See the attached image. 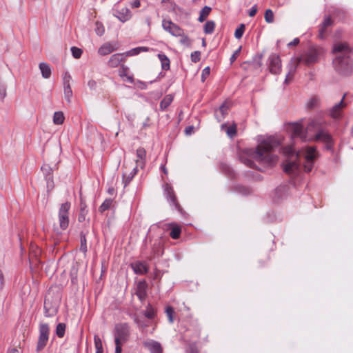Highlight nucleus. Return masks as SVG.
<instances>
[{"label": "nucleus", "mask_w": 353, "mask_h": 353, "mask_svg": "<svg viewBox=\"0 0 353 353\" xmlns=\"http://www.w3.org/2000/svg\"><path fill=\"white\" fill-rule=\"evenodd\" d=\"M323 122L321 120H312L307 125L305 130L304 127L300 123H294L290 128L292 137L293 138L299 137L303 141H307L310 138H307V133L312 130H317L316 134L313 139L315 141H320L326 144L327 150H332L334 141L331 134L326 130L321 129Z\"/></svg>", "instance_id": "nucleus-1"}, {"label": "nucleus", "mask_w": 353, "mask_h": 353, "mask_svg": "<svg viewBox=\"0 0 353 353\" xmlns=\"http://www.w3.org/2000/svg\"><path fill=\"white\" fill-rule=\"evenodd\" d=\"M335 54L333 65L336 71L343 75H349L353 71V51L346 43L337 42L333 45Z\"/></svg>", "instance_id": "nucleus-2"}, {"label": "nucleus", "mask_w": 353, "mask_h": 353, "mask_svg": "<svg viewBox=\"0 0 353 353\" xmlns=\"http://www.w3.org/2000/svg\"><path fill=\"white\" fill-rule=\"evenodd\" d=\"M281 142L275 137H270L259 144L252 155L253 159L260 163L271 166L278 159L277 155L273 154L274 149L279 148Z\"/></svg>", "instance_id": "nucleus-3"}, {"label": "nucleus", "mask_w": 353, "mask_h": 353, "mask_svg": "<svg viewBox=\"0 0 353 353\" xmlns=\"http://www.w3.org/2000/svg\"><path fill=\"white\" fill-rule=\"evenodd\" d=\"M283 152L288 157H295L294 160H287L283 165V171L291 176H298L301 172V165L296 160L300 157L301 152L296 151L292 146L283 148Z\"/></svg>", "instance_id": "nucleus-4"}, {"label": "nucleus", "mask_w": 353, "mask_h": 353, "mask_svg": "<svg viewBox=\"0 0 353 353\" xmlns=\"http://www.w3.org/2000/svg\"><path fill=\"white\" fill-rule=\"evenodd\" d=\"M319 53L314 48H310L304 52L299 57L292 59L294 62L299 65L303 63L305 65L310 66L317 62Z\"/></svg>", "instance_id": "nucleus-5"}, {"label": "nucleus", "mask_w": 353, "mask_h": 353, "mask_svg": "<svg viewBox=\"0 0 353 353\" xmlns=\"http://www.w3.org/2000/svg\"><path fill=\"white\" fill-rule=\"evenodd\" d=\"M317 154L316 148L313 146L307 147L303 152L304 157L303 168L305 172H310L312 170Z\"/></svg>", "instance_id": "nucleus-6"}, {"label": "nucleus", "mask_w": 353, "mask_h": 353, "mask_svg": "<svg viewBox=\"0 0 353 353\" xmlns=\"http://www.w3.org/2000/svg\"><path fill=\"white\" fill-rule=\"evenodd\" d=\"M50 329L47 323H41L39 325V336L37 341L36 351L39 352L46 345L49 339Z\"/></svg>", "instance_id": "nucleus-7"}, {"label": "nucleus", "mask_w": 353, "mask_h": 353, "mask_svg": "<svg viewBox=\"0 0 353 353\" xmlns=\"http://www.w3.org/2000/svg\"><path fill=\"white\" fill-rule=\"evenodd\" d=\"M70 203L65 202L61 205L59 210V222L61 229L65 230L69 225V210Z\"/></svg>", "instance_id": "nucleus-8"}, {"label": "nucleus", "mask_w": 353, "mask_h": 353, "mask_svg": "<svg viewBox=\"0 0 353 353\" xmlns=\"http://www.w3.org/2000/svg\"><path fill=\"white\" fill-rule=\"evenodd\" d=\"M130 334V328L128 323H119L114 328V342H125Z\"/></svg>", "instance_id": "nucleus-9"}, {"label": "nucleus", "mask_w": 353, "mask_h": 353, "mask_svg": "<svg viewBox=\"0 0 353 353\" xmlns=\"http://www.w3.org/2000/svg\"><path fill=\"white\" fill-rule=\"evenodd\" d=\"M345 95L344 94L341 100L327 110L328 115L335 120H339L343 117V110L346 107V103L344 102Z\"/></svg>", "instance_id": "nucleus-10"}, {"label": "nucleus", "mask_w": 353, "mask_h": 353, "mask_svg": "<svg viewBox=\"0 0 353 353\" xmlns=\"http://www.w3.org/2000/svg\"><path fill=\"white\" fill-rule=\"evenodd\" d=\"M162 27L164 30L168 32L172 36H182L183 30L176 24L172 23L170 20L163 19L162 21Z\"/></svg>", "instance_id": "nucleus-11"}, {"label": "nucleus", "mask_w": 353, "mask_h": 353, "mask_svg": "<svg viewBox=\"0 0 353 353\" xmlns=\"http://www.w3.org/2000/svg\"><path fill=\"white\" fill-rule=\"evenodd\" d=\"M270 70L271 73L278 74L281 70V61L280 57L275 54H271L268 59Z\"/></svg>", "instance_id": "nucleus-12"}, {"label": "nucleus", "mask_w": 353, "mask_h": 353, "mask_svg": "<svg viewBox=\"0 0 353 353\" xmlns=\"http://www.w3.org/2000/svg\"><path fill=\"white\" fill-rule=\"evenodd\" d=\"M164 196H165L167 201L170 203L171 205L174 206L176 208H179V205L177 203L176 197L174 194V192L172 189V187L166 183L164 185Z\"/></svg>", "instance_id": "nucleus-13"}, {"label": "nucleus", "mask_w": 353, "mask_h": 353, "mask_svg": "<svg viewBox=\"0 0 353 353\" xmlns=\"http://www.w3.org/2000/svg\"><path fill=\"white\" fill-rule=\"evenodd\" d=\"M114 15L121 22H125L132 17V12L127 7L114 10Z\"/></svg>", "instance_id": "nucleus-14"}, {"label": "nucleus", "mask_w": 353, "mask_h": 353, "mask_svg": "<svg viewBox=\"0 0 353 353\" xmlns=\"http://www.w3.org/2000/svg\"><path fill=\"white\" fill-rule=\"evenodd\" d=\"M118 48L119 45L117 42L105 43L99 48L98 52L99 54L104 56L117 50Z\"/></svg>", "instance_id": "nucleus-15"}, {"label": "nucleus", "mask_w": 353, "mask_h": 353, "mask_svg": "<svg viewBox=\"0 0 353 353\" xmlns=\"http://www.w3.org/2000/svg\"><path fill=\"white\" fill-rule=\"evenodd\" d=\"M143 345L150 352V353H162L163 350L161 344L154 340H147L143 342Z\"/></svg>", "instance_id": "nucleus-16"}, {"label": "nucleus", "mask_w": 353, "mask_h": 353, "mask_svg": "<svg viewBox=\"0 0 353 353\" xmlns=\"http://www.w3.org/2000/svg\"><path fill=\"white\" fill-rule=\"evenodd\" d=\"M131 268L137 274L143 275L148 272V268L144 262L136 261L131 263Z\"/></svg>", "instance_id": "nucleus-17"}, {"label": "nucleus", "mask_w": 353, "mask_h": 353, "mask_svg": "<svg viewBox=\"0 0 353 353\" xmlns=\"http://www.w3.org/2000/svg\"><path fill=\"white\" fill-rule=\"evenodd\" d=\"M136 295L141 301H143L147 296V284L145 281H139L137 284Z\"/></svg>", "instance_id": "nucleus-18"}, {"label": "nucleus", "mask_w": 353, "mask_h": 353, "mask_svg": "<svg viewBox=\"0 0 353 353\" xmlns=\"http://www.w3.org/2000/svg\"><path fill=\"white\" fill-rule=\"evenodd\" d=\"M125 57L124 53L114 54L108 61L109 66L111 68L117 67L125 59Z\"/></svg>", "instance_id": "nucleus-19"}, {"label": "nucleus", "mask_w": 353, "mask_h": 353, "mask_svg": "<svg viewBox=\"0 0 353 353\" xmlns=\"http://www.w3.org/2000/svg\"><path fill=\"white\" fill-rule=\"evenodd\" d=\"M136 154L137 157L136 159L137 166H139L142 168L145 165L146 151L143 148L140 147L137 150Z\"/></svg>", "instance_id": "nucleus-20"}, {"label": "nucleus", "mask_w": 353, "mask_h": 353, "mask_svg": "<svg viewBox=\"0 0 353 353\" xmlns=\"http://www.w3.org/2000/svg\"><path fill=\"white\" fill-rule=\"evenodd\" d=\"M41 170L44 174L47 183V187L48 188L52 186V183H53L52 170L50 166L44 165L41 167Z\"/></svg>", "instance_id": "nucleus-21"}, {"label": "nucleus", "mask_w": 353, "mask_h": 353, "mask_svg": "<svg viewBox=\"0 0 353 353\" xmlns=\"http://www.w3.org/2000/svg\"><path fill=\"white\" fill-rule=\"evenodd\" d=\"M229 105L226 103H223L219 109L215 111L214 115L219 122H221L228 114Z\"/></svg>", "instance_id": "nucleus-22"}, {"label": "nucleus", "mask_w": 353, "mask_h": 353, "mask_svg": "<svg viewBox=\"0 0 353 353\" xmlns=\"http://www.w3.org/2000/svg\"><path fill=\"white\" fill-rule=\"evenodd\" d=\"M39 68L43 78L49 79L52 74V69L50 65L46 62H41L39 64Z\"/></svg>", "instance_id": "nucleus-23"}, {"label": "nucleus", "mask_w": 353, "mask_h": 353, "mask_svg": "<svg viewBox=\"0 0 353 353\" xmlns=\"http://www.w3.org/2000/svg\"><path fill=\"white\" fill-rule=\"evenodd\" d=\"M297 66H298V65L294 62V61L293 59H292L291 62L290 63V65H289L288 73L286 74V77H285V83H288L289 81H290L292 79L294 74L296 72V70L297 68Z\"/></svg>", "instance_id": "nucleus-24"}, {"label": "nucleus", "mask_w": 353, "mask_h": 353, "mask_svg": "<svg viewBox=\"0 0 353 353\" xmlns=\"http://www.w3.org/2000/svg\"><path fill=\"white\" fill-rule=\"evenodd\" d=\"M149 48L148 47H137L132 48L126 52H125V57H132L134 55H137L142 52H148Z\"/></svg>", "instance_id": "nucleus-25"}, {"label": "nucleus", "mask_w": 353, "mask_h": 353, "mask_svg": "<svg viewBox=\"0 0 353 353\" xmlns=\"http://www.w3.org/2000/svg\"><path fill=\"white\" fill-rule=\"evenodd\" d=\"M288 190L287 187L279 186L275 190V197L277 200L283 199L287 195Z\"/></svg>", "instance_id": "nucleus-26"}, {"label": "nucleus", "mask_w": 353, "mask_h": 353, "mask_svg": "<svg viewBox=\"0 0 353 353\" xmlns=\"http://www.w3.org/2000/svg\"><path fill=\"white\" fill-rule=\"evenodd\" d=\"M158 57L161 63V68L164 70L170 69V59L164 54H159Z\"/></svg>", "instance_id": "nucleus-27"}, {"label": "nucleus", "mask_w": 353, "mask_h": 353, "mask_svg": "<svg viewBox=\"0 0 353 353\" xmlns=\"http://www.w3.org/2000/svg\"><path fill=\"white\" fill-rule=\"evenodd\" d=\"M173 101V97L171 94L166 95L160 102V108L165 110Z\"/></svg>", "instance_id": "nucleus-28"}, {"label": "nucleus", "mask_w": 353, "mask_h": 353, "mask_svg": "<svg viewBox=\"0 0 353 353\" xmlns=\"http://www.w3.org/2000/svg\"><path fill=\"white\" fill-rule=\"evenodd\" d=\"M332 24V20L331 18L327 17L324 19L321 28L319 29V37L323 39V34L325 32V30L327 27L330 26Z\"/></svg>", "instance_id": "nucleus-29"}, {"label": "nucleus", "mask_w": 353, "mask_h": 353, "mask_svg": "<svg viewBox=\"0 0 353 353\" xmlns=\"http://www.w3.org/2000/svg\"><path fill=\"white\" fill-rule=\"evenodd\" d=\"M63 90L65 99L67 101L68 103H71V99L72 97L73 94L70 85H68L67 83L66 85H63Z\"/></svg>", "instance_id": "nucleus-30"}, {"label": "nucleus", "mask_w": 353, "mask_h": 353, "mask_svg": "<svg viewBox=\"0 0 353 353\" xmlns=\"http://www.w3.org/2000/svg\"><path fill=\"white\" fill-rule=\"evenodd\" d=\"M80 241H81V245H80V251L85 254L88 251L87 248V240L85 237V234L81 232L80 234Z\"/></svg>", "instance_id": "nucleus-31"}, {"label": "nucleus", "mask_w": 353, "mask_h": 353, "mask_svg": "<svg viewBox=\"0 0 353 353\" xmlns=\"http://www.w3.org/2000/svg\"><path fill=\"white\" fill-rule=\"evenodd\" d=\"M64 115L62 112H55L53 116V122L56 125L62 124L64 121Z\"/></svg>", "instance_id": "nucleus-32"}, {"label": "nucleus", "mask_w": 353, "mask_h": 353, "mask_svg": "<svg viewBox=\"0 0 353 353\" xmlns=\"http://www.w3.org/2000/svg\"><path fill=\"white\" fill-rule=\"evenodd\" d=\"M113 203V199H106L103 203L100 205L99 210L100 212L103 213V212L109 210Z\"/></svg>", "instance_id": "nucleus-33"}, {"label": "nucleus", "mask_w": 353, "mask_h": 353, "mask_svg": "<svg viewBox=\"0 0 353 353\" xmlns=\"http://www.w3.org/2000/svg\"><path fill=\"white\" fill-rule=\"evenodd\" d=\"M86 214H87L86 205L81 201V204H80V212H79V214L78 216V221L79 222L84 221L85 219Z\"/></svg>", "instance_id": "nucleus-34"}, {"label": "nucleus", "mask_w": 353, "mask_h": 353, "mask_svg": "<svg viewBox=\"0 0 353 353\" xmlns=\"http://www.w3.org/2000/svg\"><path fill=\"white\" fill-rule=\"evenodd\" d=\"M215 23L213 21H208L204 25V32L210 34L214 32Z\"/></svg>", "instance_id": "nucleus-35"}, {"label": "nucleus", "mask_w": 353, "mask_h": 353, "mask_svg": "<svg viewBox=\"0 0 353 353\" xmlns=\"http://www.w3.org/2000/svg\"><path fill=\"white\" fill-rule=\"evenodd\" d=\"M94 346L96 348L95 353H103V344L101 339L99 336L95 335L94 336Z\"/></svg>", "instance_id": "nucleus-36"}, {"label": "nucleus", "mask_w": 353, "mask_h": 353, "mask_svg": "<svg viewBox=\"0 0 353 353\" xmlns=\"http://www.w3.org/2000/svg\"><path fill=\"white\" fill-rule=\"evenodd\" d=\"M65 324L63 323H60L57 325L56 327V334L58 337L62 338L65 334Z\"/></svg>", "instance_id": "nucleus-37"}, {"label": "nucleus", "mask_w": 353, "mask_h": 353, "mask_svg": "<svg viewBox=\"0 0 353 353\" xmlns=\"http://www.w3.org/2000/svg\"><path fill=\"white\" fill-rule=\"evenodd\" d=\"M221 170L228 174L230 177L234 176V170L226 163H221Z\"/></svg>", "instance_id": "nucleus-38"}, {"label": "nucleus", "mask_w": 353, "mask_h": 353, "mask_svg": "<svg viewBox=\"0 0 353 353\" xmlns=\"http://www.w3.org/2000/svg\"><path fill=\"white\" fill-rule=\"evenodd\" d=\"M181 232V228L178 226H175L172 228L170 235L173 239H177L179 238Z\"/></svg>", "instance_id": "nucleus-39"}, {"label": "nucleus", "mask_w": 353, "mask_h": 353, "mask_svg": "<svg viewBox=\"0 0 353 353\" xmlns=\"http://www.w3.org/2000/svg\"><path fill=\"white\" fill-rule=\"evenodd\" d=\"M165 313L168 318L169 322L170 323H172L174 322V317H173V315L174 313V309L171 306H168L165 309Z\"/></svg>", "instance_id": "nucleus-40"}, {"label": "nucleus", "mask_w": 353, "mask_h": 353, "mask_svg": "<svg viewBox=\"0 0 353 353\" xmlns=\"http://www.w3.org/2000/svg\"><path fill=\"white\" fill-rule=\"evenodd\" d=\"M95 32L99 36H102L105 32V29L103 24L100 22H96L95 23Z\"/></svg>", "instance_id": "nucleus-41"}, {"label": "nucleus", "mask_w": 353, "mask_h": 353, "mask_svg": "<svg viewBox=\"0 0 353 353\" xmlns=\"http://www.w3.org/2000/svg\"><path fill=\"white\" fill-rule=\"evenodd\" d=\"M265 20L267 23H272L274 21V14L272 10L268 9L265 12Z\"/></svg>", "instance_id": "nucleus-42"}, {"label": "nucleus", "mask_w": 353, "mask_h": 353, "mask_svg": "<svg viewBox=\"0 0 353 353\" xmlns=\"http://www.w3.org/2000/svg\"><path fill=\"white\" fill-rule=\"evenodd\" d=\"M244 30H245V25L242 23L240 25V26L238 28L236 29L235 32H234V37L236 39H241L243 34Z\"/></svg>", "instance_id": "nucleus-43"}, {"label": "nucleus", "mask_w": 353, "mask_h": 353, "mask_svg": "<svg viewBox=\"0 0 353 353\" xmlns=\"http://www.w3.org/2000/svg\"><path fill=\"white\" fill-rule=\"evenodd\" d=\"M137 167L138 166L134 168L133 170L131 171V172L129 174V175L127 176V178L125 179V186H126L128 185V183H129L131 181V180L133 179V177L137 174V173L138 172Z\"/></svg>", "instance_id": "nucleus-44"}, {"label": "nucleus", "mask_w": 353, "mask_h": 353, "mask_svg": "<svg viewBox=\"0 0 353 353\" xmlns=\"http://www.w3.org/2000/svg\"><path fill=\"white\" fill-rule=\"evenodd\" d=\"M71 52H72V56L75 59H79L81 57L83 52H82L81 49L73 46L71 48Z\"/></svg>", "instance_id": "nucleus-45"}, {"label": "nucleus", "mask_w": 353, "mask_h": 353, "mask_svg": "<svg viewBox=\"0 0 353 353\" xmlns=\"http://www.w3.org/2000/svg\"><path fill=\"white\" fill-rule=\"evenodd\" d=\"M226 133L230 138L234 137L236 134V125H232L228 128L226 130Z\"/></svg>", "instance_id": "nucleus-46"}, {"label": "nucleus", "mask_w": 353, "mask_h": 353, "mask_svg": "<svg viewBox=\"0 0 353 353\" xmlns=\"http://www.w3.org/2000/svg\"><path fill=\"white\" fill-rule=\"evenodd\" d=\"M319 103V100L316 98H312L308 101L306 104V106L308 109H313L317 106Z\"/></svg>", "instance_id": "nucleus-47"}, {"label": "nucleus", "mask_w": 353, "mask_h": 353, "mask_svg": "<svg viewBox=\"0 0 353 353\" xmlns=\"http://www.w3.org/2000/svg\"><path fill=\"white\" fill-rule=\"evenodd\" d=\"M56 312L55 310H52V311L50 309L48 308L47 306V299H46L44 301V313L45 316L47 317L52 316L54 315V314Z\"/></svg>", "instance_id": "nucleus-48"}, {"label": "nucleus", "mask_w": 353, "mask_h": 353, "mask_svg": "<svg viewBox=\"0 0 353 353\" xmlns=\"http://www.w3.org/2000/svg\"><path fill=\"white\" fill-rule=\"evenodd\" d=\"M181 37V38L179 41L180 43L188 47L190 46L191 41L188 36L183 34V32H182V36Z\"/></svg>", "instance_id": "nucleus-49"}, {"label": "nucleus", "mask_w": 353, "mask_h": 353, "mask_svg": "<svg viewBox=\"0 0 353 353\" xmlns=\"http://www.w3.org/2000/svg\"><path fill=\"white\" fill-rule=\"evenodd\" d=\"M201 59V52L199 51H194L191 53V61L194 63L199 62Z\"/></svg>", "instance_id": "nucleus-50"}, {"label": "nucleus", "mask_w": 353, "mask_h": 353, "mask_svg": "<svg viewBox=\"0 0 353 353\" xmlns=\"http://www.w3.org/2000/svg\"><path fill=\"white\" fill-rule=\"evenodd\" d=\"M210 68L209 66L205 67L201 73V81L203 82L205 81L206 78L210 75Z\"/></svg>", "instance_id": "nucleus-51"}, {"label": "nucleus", "mask_w": 353, "mask_h": 353, "mask_svg": "<svg viewBox=\"0 0 353 353\" xmlns=\"http://www.w3.org/2000/svg\"><path fill=\"white\" fill-rule=\"evenodd\" d=\"M186 353H199L196 345L194 343H190L186 350Z\"/></svg>", "instance_id": "nucleus-52"}, {"label": "nucleus", "mask_w": 353, "mask_h": 353, "mask_svg": "<svg viewBox=\"0 0 353 353\" xmlns=\"http://www.w3.org/2000/svg\"><path fill=\"white\" fill-rule=\"evenodd\" d=\"M211 11V8L209 6H204L200 11V14L204 16L205 17H208Z\"/></svg>", "instance_id": "nucleus-53"}, {"label": "nucleus", "mask_w": 353, "mask_h": 353, "mask_svg": "<svg viewBox=\"0 0 353 353\" xmlns=\"http://www.w3.org/2000/svg\"><path fill=\"white\" fill-rule=\"evenodd\" d=\"M241 161H242V162H243V163H245L248 167L254 168V161L252 160L247 159V158H243L242 157L241 158Z\"/></svg>", "instance_id": "nucleus-54"}, {"label": "nucleus", "mask_w": 353, "mask_h": 353, "mask_svg": "<svg viewBox=\"0 0 353 353\" xmlns=\"http://www.w3.org/2000/svg\"><path fill=\"white\" fill-rule=\"evenodd\" d=\"M70 80H71V76L68 72H65L63 76V85H66L68 83V85H70Z\"/></svg>", "instance_id": "nucleus-55"}, {"label": "nucleus", "mask_w": 353, "mask_h": 353, "mask_svg": "<svg viewBox=\"0 0 353 353\" xmlns=\"http://www.w3.org/2000/svg\"><path fill=\"white\" fill-rule=\"evenodd\" d=\"M241 47H239L234 52V54L231 56L230 60V62L232 63L234 62L236 59V57L237 56L239 55V54L241 52Z\"/></svg>", "instance_id": "nucleus-56"}, {"label": "nucleus", "mask_w": 353, "mask_h": 353, "mask_svg": "<svg viewBox=\"0 0 353 353\" xmlns=\"http://www.w3.org/2000/svg\"><path fill=\"white\" fill-rule=\"evenodd\" d=\"M123 343L124 342H120V341L115 342V345H116L115 353H121V351H122L121 346Z\"/></svg>", "instance_id": "nucleus-57"}, {"label": "nucleus", "mask_w": 353, "mask_h": 353, "mask_svg": "<svg viewBox=\"0 0 353 353\" xmlns=\"http://www.w3.org/2000/svg\"><path fill=\"white\" fill-rule=\"evenodd\" d=\"M88 86L90 90H95L97 88V82L94 80H90L88 82Z\"/></svg>", "instance_id": "nucleus-58"}, {"label": "nucleus", "mask_w": 353, "mask_h": 353, "mask_svg": "<svg viewBox=\"0 0 353 353\" xmlns=\"http://www.w3.org/2000/svg\"><path fill=\"white\" fill-rule=\"evenodd\" d=\"M257 12V7L256 5H254L249 11V16L250 17H254Z\"/></svg>", "instance_id": "nucleus-59"}, {"label": "nucleus", "mask_w": 353, "mask_h": 353, "mask_svg": "<svg viewBox=\"0 0 353 353\" xmlns=\"http://www.w3.org/2000/svg\"><path fill=\"white\" fill-rule=\"evenodd\" d=\"M145 316L148 319H152L154 316V312L152 310H148L145 312Z\"/></svg>", "instance_id": "nucleus-60"}, {"label": "nucleus", "mask_w": 353, "mask_h": 353, "mask_svg": "<svg viewBox=\"0 0 353 353\" xmlns=\"http://www.w3.org/2000/svg\"><path fill=\"white\" fill-rule=\"evenodd\" d=\"M299 38H294L291 42L288 43V46H296L299 43Z\"/></svg>", "instance_id": "nucleus-61"}, {"label": "nucleus", "mask_w": 353, "mask_h": 353, "mask_svg": "<svg viewBox=\"0 0 353 353\" xmlns=\"http://www.w3.org/2000/svg\"><path fill=\"white\" fill-rule=\"evenodd\" d=\"M241 188L243 189V190H239V192L241 193H242L243 194L246 195V194H250V190H249L246 189L244 187H241Z\"/></svg>", "instance_id": "nucleus-62"}, {"label": "nucleus", "mask_w": 353, "mask_h": 353, "mask_svg": "<svg viewBox=\"0 0 353 353\" xmlns=\"http://www.w3.org/2000/svg\"><path fill=\"white\" fill-rule=\"evenodd\" d=\"M131 6L133 8H139L140 6V1L139 0H135L131 3Z\"/></svg>", "instance_id": "nucleus-63"}, {"label": "nucleus", "mask_w": 353, "mask_h": 353, "mask_svg": "<svg viewBox=\"0 0 353 353\" xmlns=\"http://www.w3.org/2000/svg\"><path fill=\"white\" fill-rule=\"evenodd\" d=\"M193 130V127L192 126H188L185 128V134H190L191 132H192V130Z\"/></svg>", "instance_id": "nucleus-64"}]
</instances>
